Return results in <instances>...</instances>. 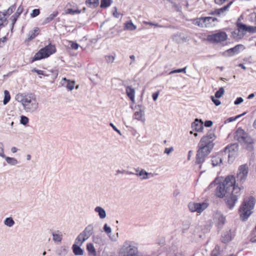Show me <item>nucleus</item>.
<instances>
[{"label": "nucleus", "instance_id": "obj_52", "mask_svg": "<svg viewBox=\"0 0 256 256\" xmlns=\"http://www.w3.org/2000/svg\"><path fill=\"white\" fill-rule=\"evenodd\" d=\"M32 71V72H36L38 74V75H43V76H44L45 75V74H44V72L42 70H38L36 69V68H33Z\"/></svg>", "mask_w": 256, "mask_h": 256}, {"label": "nucleus", "instance_id": "obj_15", "mask_svg": "<svg viewBox=\"0 0 256 256\" xmlns=\"http://www.w3.org/2000/svg\"><path fill=\"white\" fill-rule=\"evenodd\" d=\"M222 152H216L212 156L211 164L212 167L220 166L222 164Z\"/></svg>", "mask_w": 256, "mask_h": 256}, {"label": "nucleus", "instance_id": "obj_49", "mask_svg": "<svg viewBox=\"0 0 256 256\" xmlns=\"http://www.w3.org/2000/svg\"><path fill=\"white\" fill-rule=\"evenodd\" d=\"M104 230L107 234H109L112 232V229L110 227L108 226L106 224H105L103 227Z\"/></svg>", "mask_w": 256, "mask_h": 256}, {"label": "nucleus", "instance_id": "obj_62", "mask_svg": "<svg viewBox=\"0 0 256 256\" xmlns=\"http://www.w3.org/2000/svg\"><path fill=\"white\" fill-rule=\"evenodd\" d=\"M110 125L112 128L113 130L116 131V132H117L118 134H120V132L119 130H118L115 126H114V124H112V123H110Z\"/></svg>", "mask_w": 256, "mask_h": 256}, {"label": "nucleus", "instance_id": "obj_4", "mask_svg": "<svg viewBox=\"0 0 256 256\" xmlns=\"http://www.w3.org/2000/svg\"><path fill=\"white\" fill-rule=\"evenodd\" d=\"M20 102L24 110L27 112L33 113L38 108V102L35 95L33 94H28L24 96Z\"/></svg>", "mask_w": 256, "mask_h": 256}, {"label": "nucleus", "instance_id": "obj_37", "mask_svg": "<svg viewBox=\"0 0 256 256\" xmlns=\"http://www.w3.org/2000/svg\"><path fill=\"white\" fill-rule=\"evenodd\" d=\"M112 2V0H101L100 6L102 8H106L110 6Z\"/></svg>", "mask_w": 256, "mask_h": 256}, {"label": "nucleus", "instance_id": "obj_50", "mask_svg": "<svg viewBox=\"0 0 256 256\" xmlns=\"http://www.w3.org/2000/svg\"><path fill=\"white\" fill-rule=\"evenodd\" d=\"M0 156L2 158L6 157L4 153V144L2 142H0Z\"/></svg>", "mask_w": 256, "mask_h": 256}, {"label": "nucleus", "instance_id": "obj_58", "mask_svg": "<svg viewBox=\"0 0 256 256\" xmlns=\"http://www.w3.org/2000/svg\"><path fill=\"white\" fill-rule=\"evenodd\" d=\"M136 108L138 110H142L143 112H144L145 108L144 106L142 104H138L136 106Z\"/></svg>", "mask_w": 256, "mask_h": 256}, {"label": "nucleus", "instance_id": "obj_17", "mask_svg": "<svg viewBox=\"0 0 256 256\" xmlns=\"http://www.w3.org/2000/svg\"><path fill=\"white\" fill-rule=\"evenodd\" d=\"M244 46L242 44H237L235 46L230 48L226 51L230 56H233L240 52L241 49H244Z\"/></svg>", "mask_w": 256, "mask_h": 256}, {"label": "nucleus", "instance_id": "obj_42", "mask_svg": "<svg viewBox=\"0 0 256 256\" xmlns=\"http://www.w3.org/2000/svg\"><path fill=\"white\" fill-rule=\"evenodd\" d=\"M224 92V90L223 87H220L219 88L218 90H217L214 94V96L216 98H219L222 96Z\"/></svg>", "mask_w": 256, "mask_h": 256}, {"label": "nucleus", "instance_id": "obj_7", "mask_svg": "<svg viewBox=\"0 0 256 256\" xmlns=\"http://www.w3.org/2000/svg\"><path fill=\"white\" fill-rule=\"evenodd\" d=\"M94 234L93 224H89L76 238V242L80 244L87 240Z\"/></svg>", "mask_w": 256, "mask_h": 256}, {"label": "nucleus", "instance_id": "obj_31", "mask_svg": "<svg viewBox=\"0 0 256 256\" xmlns=\"http://www.w3.org/2000/svg\"><path fill=\"white\" fill-rule=\"evenodd\" d=\"M38 31L39 28H36L30 32L28 34V40H31L34 39L38 34Z\"/></svg>", "mask_w": 256, "mask_h": 256}, {"label": "nucleus", "instance_id": "obj_64", "mask_svg": "<svg viewBox=\"0 0 256 256\" xmlns=\"http://www.w3.org/2000/svg\"><path fill=\"white\" fill-rule=\"evenodd\" d=\"M250 241L252 242L256 243V235L251 238Z\"/></svg>", "mask_w": 256, "mask_h": 256}, {"label": "nucleus", "instance_id": "obj_47", "mask_svg": "<svg viewBox=\"0 0 256 256\" xmlns=\"http://www.w3.org/2000/svg\"><path fill=\"white\" fill-rule=\"evenodd\" d=\"M29 122L28 118L24 116H20V124L24 126L26 125Z\"/></svg>", "mask_w": 256, "mask_h": 256}, {"label": "nucleus", "instance_id": "obj_9", "mask_svg": "<svg viewBox=\"0 0 256 256\" xmlns=\"http://www.w3.org/2000/svg\"><path fill=\"white\" fill-rule=\"evenodd\" d=\"M238 149V144L234 143L228 145L222 152L223 154H228V160H232L237 156Z\"/></svg>", "mask_w": 256, "mask_h": 256}, {"label": "nucleus", "instance_id": "obj_3", "mask_svg": "<svg viewBox=\"0 0 256 256\" xmlns=\"http://www.w3.org/2000/svg\"><path fill=\"white\" fill-rule=\"evenodd\" d=\"M255 204V199L252 196L244 200L239 208V214L242 220L246 221L248 220L252 213V210L254 208Z\"/></svg>", "mask_w": 256, "mask_h": 256}, {"label": "nucleus", "instance_id": "obj_10", "mask_svg": "<svg viewBox=\"0 0 256 256\" xmlns=\"http://www.w3.org/2000/svg\"><path fill=\"white\" fill-rule=\"evenodd\" d=\"M228 38L226 34L224 32H220L207 36V40L212 43H218L225 41Z\"/></svg>", "mask_w": 256, "mask_h": 256}, {"label": "nucleus", "instance_id": "obj_34", "mask_svg": "<svg viewBox=\"0 0 256 256\" xmlns=\"http://www.w3.org/2000/svg\"><path fill=\"white\" fill-rule=\"evenodd\" d=\"M136 26L130 20L128 22H126L124 24V29L126 30H136Z\"/></svg>", "mask_w": 256, "mask_h": 256}, {"label": "nucleus", "instance_id": "obj_44", "mask_svg": "<svg viewBox=\"0 0 256 256\" xmlns=\"http://www.w3.org/2000/svg\"><path fill=\"white\" fill-rule=\"evenodd\" d=\"M145 24H146L150 25V26H154L155 27H157V28H171L172 27V26L171 25H170L168 26H164L159 24L158 23H153L150 22H145Z\"/></svg>", "mask_w": 256, "mask_h": 256}, {"label": "nucleus", "instance_id": "obj_43", "mask_svg": "<svg viewBox=\"0 0 256 256\" xmlns=\"http://www.w3.org/2000/svg\"><path fill=\"white\" fill-rule=\"evenodd\" d=\"M82 12V10H73L72 8H68L66 13L71 15H74L75 14H80Z\"/></svg>", "mask_w": 256, "mask_h": 256}, {"label": "nucleus", "instance_id": "obj_55", "mask_svg": "<svg viewBox=\"0 0 256 256\" xmlns=\"http://www.w3.org/2000/svg\"><path fill=\"white\" fill-rule=\"evenodd\" d=\"M212 102L216 106H218L220 104L221 102L218 100L216 99L213 96H211Z\"/></svg>", "mask_w": 256, "mask_h": 256}, {"label": "nucleus", "instance_id": "obj_6", "mask_svg": "<svg viewBox=\"0 0 256 256\" xmlns=\"http://www.w3.org/2000/svg\"><path fill=\"white\" fill-rule=\"evenodd\" d=\"M137 247L132 244L131 242H124L120 250V256H138Z\"/></svg>", "mask_w": 256, "mask_h": 256}, {"label": "nucleus", "instance_id": "obj_23", "mask_svg": "<svg viewBox=\"0 0 256 256\" xmlns=\"http://www.w3.org/2000/svg\"><path fill=\"white\" fill-rule=\"evenodd\" d=\"M204 28L211 27L214 26L213 24L214 22L217 20V18L212 16H206L204 17Z\"/></svg>", "mask_w": 256, "mask_h": 256}, {"label": "nucleus", "instance_id": "obj_26", "mask_svg": "<svg viewBox=\"0 0 256 256\" xmlns=\"http://www.w3.org/2000/svg\"><path fill=\"white\" fill-rule=\"evenodd\" d=\"M216 218L218 220V224L219 228H222L226 223V216L220 213H218L216 214Z\"/></svg>", "mask_w": 256, "mask_h": 256}, {"label": "nucleus", "instance_id": "obj_39", "mask_svg": "<svg viewBox=\"0 0 256 256\" xmlns=\"http://www.w3.org/2000/svg\"><path fill=\"white\" fill-rule=\"evenodd\" d=\"M14 223V221L12 217L6 218L4 220V224L8 227L12 226Z\"/></svg>", "mask_w": 256, "mask_h": 256}, {"label": "nucleus", "instance_id": "obj_22", "mask_svg": "<svg viewBox=\"0 0 256 256\" xmlns=\"http://www.w3.org/2000/svg\"><path fill=\"white\" fill-rule=\"evenodd\" d=\"M154 174L149 173L146 172L144 169H141L138 172L136 173V175L140 177L142 180H146L150 178L153 177ZM156 175V174H155Z\"/></svg>", "mask_w": 256, "mask_h": 256}, {"label": "nucleus", "instance_id": "obj_59", "mask_svg": "<svg viewBox=\"0 0 256 256\" xmlns=\"http://www.w3.org/2000/svg\"><path fill=\"white\" fill-rule=\"evenodd\" d=\"M173 150H174L173 147H170V148H165L164 152V153L168 154Z\"/></svg>", "mask_w": 256, "mask_h": 256}, {"label": "nucleus", "instance_id": "obj_51", "mask_svg": "<svg viewBox=\"0 0 256 256\" xmlns=\"http://www.w3.org/2000/svg\"><path fill=\"white\" fill-rule=\"evenodd\" d=\"M71 42L70 48L74 50L78 49V47L80 46V45L77 42Z\"/></svg>", "mask_w": 256, "mask_h": 256}, {"label": "nucleus", "instance_id": "obj_38", "mask_svg": "<svg viewBox=\"0 0 256 256\" xmlns=\"http://www.w3.org/2000/svg\"><path fill=\"white\" fill-rule=\"evenodd\" d=\"M58 14V12H54L52 14H50L46 18L44 23H48L52 21Z\"/></svg>", "mask_w": 256, "mask_h": 256}, {"label": "nucleus", "instance_id": "obj_33", "mask_svg": "<svg viewBox=\"0 0 256 256\" xmlns=\"http://www.w3.org/2000/svg\"><path fill=\"white\" fill-rule=\"evenodd\" d=\"M204 17H200L199 18H196L192 20V24L196 26H198L200 27L204 28Z\"/></svg>", "mask_w": 256, "mask_h": 256}, {"label": "nucleus", "instance_id": "obj_56", "mask_svg": "<svg viewBox=\"0 0 256 256\" xmlns=\"http://www.w3.org/2000/svg\"><path fill=\"white\" fill-rule=\"evenodd\" d=\"M212 124H213V122L212 120H206L204 122V124L206 127L210 128L212 125Z\"/></svg>", "mask_w": 256, "mask_h": 256}, {"label": "nucleus", "instance_id": "obj_60", "mask_svg": "<svg viewBox=\"0 0 256 256\" xmlns=\"http://www.w3.org/2000/svg\"><path fill=\"white\" fill-rule=\"evenodd\" d=\"M211 256H221L218 251L214 250L212 252Z\"/></svg>", "mask_w": 256, "mask_h": 256}, {"label": "nucleus", "instance_id": "obj_41", "mask_svg": "<svg viewBox=\"0 0 256 256\" xmlns=\"http://www.w3.org/2000/svg\"><path fill=\"white\" fill-rule=\"evenodd\" d=\"M232 4V2H230L226 6H222L220 8H218L219 12H220V15L224 14L226 11L228 10V8L230 7Z\"/></svg>", "mask_w": 256, "mask_h": 256}, {"label": "nucleus", "instance_id": "obj_16", "mask_svg": "<svg viewBox=\"0 0 256 256\" xmlns=\"http://www.w3.org/2000/svg\"><path fill=\"white\" fill-rule=\"evenodd\" d=\"M248 133L246 132L244 130L240 127L238 128L234 133V139L238 140L239 142L243 141L244 138Z\"/></svg>", "mask_w": 256, "mask_h": 256}, {"label": "nucleus", "instance_id": "obj_24", "mask_svg": "<svg viewBox=\"0 0 256 256\" xmlns=\"http://www.w3.org/2000/svg\"><path fill=\"white\" fill-rule=\"evenodd\" d=\"M126 94L131 101L134 102L135 90L130 86H127L126 88Z\"/></svg>", "mask_w": 256, "mask_h": 256}, {"label": "nucleus", "instance_id": "obj_1", "mask_svg": "<svg viewBox=\"0 0 256 256\" xmlns=\"http://www.w3.org/2000/svg\"><path fill=\"white\" fill-rule=\"evenodd\" d=\"M236 180L232 175L228 176L223 181L216 178L209 186L213 184L216 185L214 193L219 198L225 197V202L230 210H232L240 195V188L236 185Z\"/></svg>", "mask_w": 256, "mask_h": 256}, {"label": "nucleus", "instance_id": "obj_28", "mask_svg": "<svg viewBox=\"0 0 256 256\" xmlns=\"http://www.w3.org/2000/svg\"><path fill=\"white\" fill-rule=\"evenodd\" d=\"M86 250L90 256H96V252L92 243H88L86 245Z\"/></svg>", "mask_w": 256, "mask_h": 256}, {"label": "nucleus", "instance_id": "obj_29", "mask_svg": "<svg viewBox=\"0 0 256 256\" xmlns=\"http://www.w3.org/2000/svg\"><path fill=\"white\" fill-rule=\"evenodd\" d=\"M144 116V112H143L142 110H137L134 114V118L138 120L144 122L145 120Z\"/></svg>", "mask_w": 256, "mask_h": 256}, {"label": "nucleus", "instance_id": "obj_19", "mask_svg": "<svg viewBox=\"0 0 256 256\" xmlns=\"http://www.w3.org/2000/svg\"><path fill=\"white\" fill-rule=\"evenodd\" d=\"M23 6L22 5H20L18 8L16 12L12 16L11 18L12 20V28H11V31L12 32V30L14 28V24L18 20V18L20 16V14L23 12Z\"/></svg>", "mask_w": 256, "mask_h": 256}, {"label": "nucleus", "instance_id": "obj_18", "mask_svg": "<svg viewBox=\"0 0 256 256\" xmlns=\"http://www.w3.org/2000/svg\"><path fill=\"white\" fill-rule=\"evenodd\" d=\"M82 244L77 243L76 239L74 244L72 246V252L75 256H82L84 254V250L80 248Z\"/></svg>", "mask_w": 256, "mask_h": 256}, {"label": "nucleus", "instance_id": "obj_11", "mask_svg": "<svg viewBox=\"0 0 256 256\" xmlns=\"http://www.w3.org/2000/svg\"><path fill=\"white\" fill-rule=\"evenodd\" d=\"M248 172V167L247 164L240 166L238 169L236 180L243 184L246 180Z\"/></svg>", "mask_w": 256, "mask_h": 256}, {"label": "nucleus", "instance_id": "obj_8", "mask_svg": "<svg viewBox=\"0 0 256 256\" xmlns=\"http://www.w3.org/2000/svg\"><path fill=\"white\" fill-rule=\"evenodd\" d=\"M208 206V204L206 202H191L188 204V208L191 212H196L199 214H200Z\"/></svg>", "mask_w": 256, "mask_h": 256}, {"label": "nucleus", "instance_id": "obj_25", "mask_svg": "<svg viewBox=\"0 0 256 256\" xmlns=\"http://www.w3.org/2000/svg\"><path fill=\"white\" fill-rule=\"evenodd\" d=\"M244 35L245 34L242 32L238 28L232 32V38L236 40H241Z\"/></svg>", "mask_w": 256, "mask_h": 256}, {"label": "nucleus", "instance_id": "obj_46", "mask_svg": "<svg viewBox=\"0 0 256 256\" xmlns=\"http://www.w3.org/2000/svg\"><path fill=\"white\" fill-rule=\"evenodd\" d=\"M186 67H184L182 68H178V69L170 71L168 74H173L174 73H180V72L186 73Z\"/></svg>", "mask_w": 256, "mask_h": 256}, {"label": "nucleus", "instance_id": "obj_40", "mask_svg": "<svg viewBox=\"0 0 256 256\" xmlns=\"http://www.w3.org/2000/svg\"><path fill=\"white\" fill-rule=\"evenodd\" d=\"M4 98L3 100V104L4 105L6 104L10 100V96L8 90H5L4 91Z\"/></svg>", "mask_w": 256, "mask_h": 256}, {"label": "nucleus", "instance_id": "obj_61", "mask_svg": "<svg viewBox=\"0 0 256 256\" xmlns=\"http://www.w3.org/2000/svg\"><path fill=\"white\" fill-rule=\"evenodd\" d=\"M114 10L112 12V15L114 17L116 18H119V14L117 12V8L116 7H114Z\"/></svg>", "mask_w": 256, "mask_h": 256}, {"label": "nucleus", "instance_id": "obj_5", "mask_svg": "<svg viewBox=\"0 0 256 256\" xmlns=\"http://www.w3.org/2000/svg\"><path fill=\"white\" fill-rule=\"evenodd\" d=\"M56 52V48L55 46L52 44H49L40 49V50L35 54L31 60V62L32 63L35 61L47 58L50 55L55 53Z\"/></svg>", "mask_w": 256, "mask_h": 256}, {"label": "nucleus", "instance_id": "obj_36", "mask_svg": "<svg viewBox=\"0 0 256 256\" xmlns=\"http://www.w3.org/2000/svg\"><path fill=\"white\" fill-rule=\"evenodd\" d=\"M3 158H4L6 162L12 166H15L18 163V160L14 158L6 156V157H4Z\"/></svg>", "mask_w": 256, "mask_h": 256}, {"label": "nucleus", "instance_id": "obj_2", "mask_svg": "<svg viewBox=\"0 0 256 256\" xmlns=\"http://www.w3.org/2000/svg\"><path fill=\"white\" fill-rule=\"evenodd\" d=\"M216 136L214 131H209L200 140L196 151L195 164L200 165L199 168H202V164L205 162L206 158L212 152L214 146V140Z\"/></svg>", "mask_w": 256, "mask_h": 256}, {"label": "nucleus", "instance_id": "obj_21", "mask_svg": "<svg viewBox=\"0 0 256 256\" xmlns=\"http://www.w3.org/2000/svg\"><path fill=\"white\" fill-rule=\"evenodd\" d=\"M61 84L62 86L66 88L69 90H72L74 88L75 82L64 78L62 79Z\"/></svg>", "mask_w": 256, "mask_h": 256}, {"label": "nucleus", "instance_id": "obj_14", "mask_svg": "<svg viewBox=\"0 0 256 256\" xmlns=\"http://www.w3.org/2000/svg\"><path fill=\"white\" fill-rule=\"evenodd\" d=\"M240 143L242 144L249 151H252L254 149V140L248 134L245 136L243 141H241Z\"/></svg>", "mask_w": 256, "mask_h": 256}, {"label": "nucleus", "instance_id": "obj_45", "mask_svg": "<svg viewBox=\"0 0 256 256\" xmlns=\"http://www.w3.org/2000/svg\"><path fill=\"white\" fill-rule=\"evenodd\" d=\"M16 4L11 6L4 14H6V15H10L16 10Z\"/></svg>", "mask_w": 256, "mask_h": 256}, {"label": "nucleus", "instance_id": "obj_27", "mask_svg": "<svg viewBox=\"0 0 256 256\" xmlns=\"http://www.w3.org/2000/svg\"><path fill=\"white\" fill-rule=\"evenodd\" d=\"M94 211L95 212L98 213V216L100 219H104L106 216V210L101 206H96L94 208Z\"/></svg>", "mask_w": 256, "mask_h": 256}, {"label": "nucleus", "instance_id": "obj_57", "mask_svg": "<svg viewBox=\"0 0 256 256\" xmlns=\"http://www.w3.org/2000/svg\"><path fill=\"white\" fill-rule=\"evenodd\" d=\"M160 92L158 90L156 92H155L152 94V98L154 101H156L158 98Z\"/></svg>", "mask_w": 256, "mask_h": 256}, {"label": "nucleus", "instance_id": "obj_35", "mask_svg": "<svg viewBox=\"0 0 256 256\" xmlns=\"http://www.w3.org/2000/svg\"><path fill=\"white\" fill-rule=\"evenodd\" d=\"M6 14H3L2 15L0 14V30L5 26L8 23V20L5 17Z\"/></svg>", "mask_w": 256, "mask_h": 256}, {"label": "nucleus", "instance_id": "obj_20", "mask_svg": "<svg viewBox=\"0 0 256 256\" xmlns=\"http://www.w3.org/2000/svg\"><path fill=\"white\" fill-rule=\"evenodd\" d=\"M192 128L196 132H201L204 128V123L202 120L196 118L192 124Z\"/></svg>", "mask_w": 256, "mask_h": 256}, {"label": "nucleus", "instance_id": "obj_32", "mask_svg": "<svg viewBox=\"0 0 256 256\" xmlns=\"http://www.w3.org/2000/svg\"><path fill=\"white\" fill-rule=\"evenodd\" d=\"M52 235L53 236V240L54 242H61L62 238V235L59 230H57L56 232H52Z\"/></svg>", "mask_w": 256, "mask_h": 256}, {"label": "nucleus", "instance_id": "obj_63", "mask_svg": "<svg viewBox=\"0 0 256 256\" xmlns=\"http://www.w3.org/2000/svg\"><path fill=\"white\" fill-rule=\"evenodd\" d=\"M236 120V118L234 117H230L226 120V122H230Z\"/></svg>", "mask_w": 256, "mask_h": 256}, {"label": "nucleus", "instance_id": "obj_48", "mask_svg": "<svg viewBox=\"0 0 256 256\" xmlns=\"http://www.w3.org/2000/svg\"><path fill=\"white\" fill-rule=\"evenodd\" d=\"M40 14V10L39 9H34L32 10V12L30 14L32 18H35L38 16Z\"/></svg>", "mask_w": 256, "mask_h": 256}, {"label": "nucleus", "instance_id": "obj_53", "mask_svg": "<svg viewBox=\"0 0 256 256\" xmlns=\"http://www.w3.org/2000/svg\"><path fill=\"white\" fill-rule=\"evenodd\" d=\"M106 60L107 62L111 63L114 62V58L112 56H106Z\"/></svg>", "mask_w": 256, "mask_h": 256}, {"label": "nucleus", "instance_id": "obj_54", "mask_svg": "<svg viewBox=\"0 0 256 256\" xmlns=\"http://www.w3.org/2000/svg\"><path fill=\"white\" fill-rule=\"evenodd\" d=\"M243 101H244V100L242 97H238L234 100V104L235 105H238V104H241L242 102Z\"/></svg>", "mask_w": 256, "mask_h": 256}, {"label": "nucleus", "instance_id": "obj_12", "mask_svg": "<svg viewBox=\"0 0 256 256\" xmlns=\"http://www.w3.org/2000/svg\"><path fill=\"white\" fill-rule=\"evenodd\" d=\"M236 26L242 32L245 34L246 32L252 33L256 32V26H247L240 22H236Z\"/></svg>", "mask_w": 256, "mask_h": 256}, {"label": "nucleus", "instance_id": "obj_30", "mask_svg": "<svg viewBox=\"0 0 256 256\" xmlns=\"http://www.w3.org/2000/svg\"><path fill=\"white\" fill-rule=\"evenodd\" d=\"M86 4L89 8H94L99 4V0H86Z\"/></svg>", "mask_w": 256, "mask_h": 256}, {"label": "nucleus", "instance_id": "obj_13", "mask_svg": "<svg viewBox=\"0 0 256 256\" xmlns=\"http://www.w3.org/2000/svg\"><path fill=\"white\" fill-rule=\"evenodd\" d=\"M234 232H232L231 230H226L221 236V242L224 244H228L234 239Z\"/></svg>", "mask_w": 256, "mask_h": 256}]
</instances>
